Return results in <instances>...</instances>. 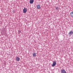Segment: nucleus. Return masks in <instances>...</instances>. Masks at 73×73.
Masks as SVG:
<instances>
[{
  "instance_id": "obj_1",
  "label": "nucleus",
  "mask_w": 73,
  "mask_h": 73,
  "mask_svg": "<svg viewBox=\"0 0 73 73\" xmlns=\"http://www.w3.org/2000/svg\"><path fill=\"white\" fill-rule=\"evenodd\" d=\"M56 61H53V64L52 65V67H54V66H56Z\"/></svg>"
},
{
  "instance_id": "obj_2",
  "label": "nucleus",
  "mask_w": 73,
  "mask_h": 73,
  "mask_svg": "<svg viewBox=\"0 0 73 73\" xmlns=\"http://www.w3.org/2000/svg\"><path fill=\"white\" fill-rule=\"evenodd\" d=\"M27 9H26V8H24L23 10V13H25L27 12Z\"/></svg>"
},
{
  "instance_id": "obj_3",
  "label": "nucleus",
  "mask_w": 73,
  "mask_h": 73,
  "mask_svg": "<svg viewBox=\"0 0 73 73\" xmlns=\"http://www.w3.org/2000/svg\"><path fill=\"white\" fill-rule=\"evenodd\" d=\"M61 73H66V72L65 70L63 69V70H61Z\"/></svg>"
},
{
  "instance_id": "obj_4",
  "label": "nucleus",
  "mask_w": 73,
  "mask_h": 73,
  "mask_svg": "<svg viewBox=\"0 0 73 73\" xmlns=\"http://www.w3.org/2000/svg\"><path fill=\"white\" fill-rule=\"evenodd\" d=\"M73 31H71L69 33H68V34L69 35H73Z\"/></svg>"
},
{
  "instance_id": "obj_5",
  "label": "nucleus",
  "mask_w": 73,
  "mask_h": 73,
  "mask_svg": "<svg viewBox=\"0 0 73 73\" xmlns=\"http://www.w3.org/2000/svg\"><path fill=\"white\" fill-rule=\"evenodd\" d=\"M16 60L17 61H19L20 60V58L18 57H16Z\"/></svg>"
},
{
  "instance_id": "obj_6",
  "label": "nucleus",
  "mask_w": 73,
  "mask_h": 73,
  "mask_svg": "<svg viewBox=\"0 0 73 73\" xmlns=\"http://www.w3.org/2000/svg\"><path fill=\"white\" fill-rule=\"evenodd\" d=\"M34 2V0H30V4H32Z\"/></svg>"
},
{
  "instance_id": "obj_7",
  "label": "nucleus",
  "mask_w": 73,
  "mask_h": 73,
  "mask_svg": "<svg viewBox=\"0 0 73 73\" xmlns=\"http://www.w3.org/2000/svg\"><path fill=\"white\" fill-rule=\"evenodd\" d=\"M37 9H40V5H38L37 6Z\"/></svg>"
},
{
  "instance_id": "obj_8",
  "label": "nucleus",
  "mask_w": 73,
  "mask_h": 73,
  "mask_svg": "<svg viewBox=\"0 0 73 73\" xmlns=\"http://www.w3.org/2000/svg\"><path fill=\"white\" fill-rule=\"evenodd\" d=\"M33 57H36V53H33Z\"/></svg>"
},
{
  "instance_id": "obj_9",
  "label": "nucleus",
  "mask_w": 73,
  "mask_h": 73,
  "mask_svg": "<svg viewBox=\"0 0 73 73\" xmlns=\"http://www.w3.org/2000/svg\"><path fill=\"white\" fill-rule=\"evenodd\" d=\"M70 15L71 17H73V12L70 13Z\"/></svg>"
},
{
  "instance_id": "obj_10",
  "label": "nucleus",
  "mask_w": 73,
  "mask_h": 73,
  "mask_svg": "<svg viewBox=\"0 0 73 73\" xmlns=\"http://www.w3.org/2000/svg\"><path fill=\"white\" fill-rule=\"evenodd\" d=\"M56 9H57V10H58V8H57V7H56Z\"/></svg>"
}]
</instances>
